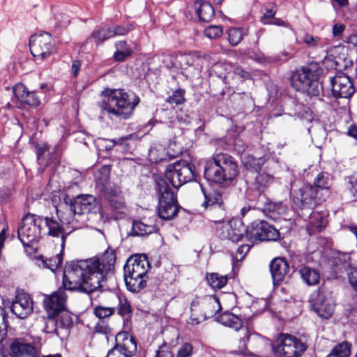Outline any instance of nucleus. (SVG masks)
I'll use <instances>...</instances> for the list:
<instances>
[{
    "mask_svg": "<svg viewBox=\"0 0 357 357\" xmlns=\"http://www.w3.org/2000/svg\"><path fill=\"white\" fill-rule=\"evenodd\" d=\"M302 41L309 48L323 47L324 41L319 37L313 36L311 34L305 33L302 38Z\"/></svg>",
    "mask_w": 357,
    "mask_h": 357,
    "instance_id": "45",
    "label": "nucleus"
},
{
    "mask_svg": "<svg viewBox=\"0 0 357 357\" xmlns=\"http://www.w3.org/2000/svg\"><path fill=\"white\" fill-rule=\"evenodd\" d=\"M351 344L344 341L335 345L326 357H349Z\"/></svg>",
    "mask_w": 357,
    "mask_h": 357,
    "instance_id": "38",
    "label": "nucleus"
},
{
    "mask_svg": "<svg viewBox=\"0 0 357 357\" xmlns=\"http://www.w3.org/2000/svg\"><path fill=\"white\" fill-rule=\"evenodd\" d=\"M39 351L33 343L24 338H15L10 344V352L7 357H38Z\"/></svg>",
    "mask_w": 357,
    "mask_h": 357,
    "instance_id": "17",
    "label": "nucleus"
},
{
    "mask_svg": "<svg viewBox=\"0 0 357 357\" xmlns=\"http://www.w3.org/2000/svg\"><path fill=\"white\" fill-rule=\"evenodd\" d=\"M329 79L333 97L349 99L354 93V83L347 75L340 72L335 76L330 77Z\"/></svg>",
    "mask_w": 357,
    "mask_h": 357,
    "instance_id": "16",
    "label": "nucleus"
},
{
    "mask_svg": "<svg viewBox=\"0 0 357 357\" xmlns=\"http://www.w3.org/2000/svg\"><path fill=\"white\" fill-rule=\"evenodd\" d=\"M193 8L200 21L209 22L214 17L215 12L213 6L204 0H196Z\"/></svg>",
    "mask_w": 357,
    "mask_h": 357,
    "instance_id": "26",
    "label": "nucleus"
},
{
    "mask_svg": "<svg viewBox=\"0 0 357 357\" xmlns=\"http://www.w3.org/2000/svg\"><path fill=\"white\" fill-rule=\"evenodd\" d=\"M223 33L222 26L212 25L209 26L204 30V35L211 39L218 38L220 37Z\"/></svg>",
    "mask_w": 357,
    "mask_h": 357,
    "instance_id": "49",
    "label": "nucleus"
},
{
    "mask_svg": "<svg viewBox=\"0 0 357 357\" xmlns=\"http://www.w3.org/2000/svg\"><path fill=\"white\" fill-rule=\"evenodd\" d=\"M243 332V337H241L239 340V347L238 350L232 351L233 354H236L243 357L253 356V354L249 351L247 348L246 342L248 340L250 335L247 328H242Z\"/></svg>",
    "mask_w": 357,
    "mask_h": 357,
    "instance_id": "43",
    "label": "nucleus"
},
{
    "mask_svg": "<svg viewBox=\"0 0 357 357\" xmlns=\"http://www.w3.org/2000/svg\"><path fill=\"white\" fill-rule=\"evenodd\" d=\"M232 230L229 231L228 240L232 242H238L242 239H246L247 227L243 222L239 220H231Z\"/></svg>",
    "mask_w": 357,
    "mask_h": 357,
    "instance_id": "31",
    "label": "nucleus"
},
{
    "mask_svg": "<svg viewBox=\"0 0 357 357\" xmlns=\"http://www.w3.org/2000/svg\"><path fill=\"white\" fill-rule=\"evenodd\" d=\"M59 318L58 322L60 326V328H68L69 326L71 324L72 320L71 317L66 313L59 316V314L56 315Z\"/></svg>",
    "mask_w": 357,
    "mask_h": 357,
    "instance_id": "55",
    "label": "nucleus"
},
{
    "mask_svg": "<svg viewBox=\"0 0 357 357\" xmlns=\"http://www.w3.org/2000/svg\"><path fill=\"white\" fill-rule=\"evenodd\" d=\"M185 91L183 89H177L172 95L169 96L166 102L169 104L181 105L185 102Z\"/></svg>",
    "mask_w": 357,
    "mask_h": 357,
    "instance_id": "47",
    "label": "nucleus"
},
{
    "mask_svg": "<svg viewBox=\"0 0 357 357\" xmlns=\"http://www.w3.org/2000/svg\"><path fill=\"white\" fill-rule=\"evenodd\" d=\"M291 84L296 91L309 97H319L321 88L319 82V74L313 66H305L296 69L291 75Z\"/></svg>",
    "mask_w": 357,
    "mask_h": 357,
    "instance_id": "7",
    "label": "nucleus"
},
{
    "mask_svg": "<svg viewBox=\"0 0 357 357\" xmlns=\"http://www.w3.org/2000/svg\"><path fill=\"white\" fill-rule=\"evenodd\" d=\"M21 103H24L29 106L36 107L40 105V100L36 95L35 92L29 91L24 97V100H23Z\"/></svg>",
    "mask_w": 357,
    "mask_h": 357,
    "instance_id": "50",
    "label": "nucleus"
},
{
    "mask_svg": "<svg viewBox=\"0 0 357 357\" xmlns=\"http://www.w3.org/2000/svg\"><path fill=\"white\" fill-rule=\"evenodd\" d=\"M96 208V199L93 195H78L70 202L68 210L63 213L61 221L71 228V231L78 229L85 225L86 215Z\"/></svg>",
    "mask_w": 357,
    "mask_h": 357,
    "instance_id": "5",
    "label": "nucleus"
},
{
    "mask_svg": "<svg viewBox=\"0 0 357 357\" xmlns=\"http://www.w3.org/2000/svg\"><path fill=\"white\" fill-rule=\"evenodd\" d=\"M36 262L39 268L50 269L52 272H54L62 265L63 252L61 251L60 253L50 258H47L43 255L38 256L36 259Z\"/></svg>",
    "mask_w": 357,
    "mask_h": 357,
    "instance_id": "27",
    "label": "nucleus"
},
{
    "mask_svg": "<svg viewBox=\"0 0 357 357\" xmlns=\"http://www.w3.org/2000/svg\"><path fill=\"white\" fill-rule=\"evenodd\" d=\"M280 232L266 221L256 220L247 227L246 240L252 244L265 241H277Z\"/></svg>",
    "mask_w": 357,
    "mask_h": 357,
    "instance_id": "13",
    "label": "nucleus"
},
{
    "mask_svg": "<svg viewBox=\"0 0 357 357\" xmlns=\"http://www.w3.org/2000/svg\"><path fill=\"white\" fill-rule=\"evenodd\" d=\"M194 351L193 346L190 343H184L178 349L176 357H192Z\"/></svg>",
    "mask_w": 357,
    "mask_h": 357,
    "instance_id": "51",
    "label": "nucleus"
},
{
    "mask_svg": "<svg viewBox=\"0 0 357 357\" xmlns=\"http://www.w3.org/2000/svg\"><path fill=\"white\" fill-rule=\"evenodd\" d=\"M202 192L204 196V202L202 205L206 208L209 206L218 205L222 204V197L221 193L215 190H206L202 185H200Z\"/></svg>",
    "mask_w": 357,
    "mask_h": 357,
    "instance_id": "32",
    "label": "nucleus"
},
{
    "mask_svg": "<svg viewBox=\"0 0 357 357\" xmlns=\"http://www.w3.org/2000/svg\"><path fill=\"white\" fill-rule=\"evenodd\" d=\"M55 317L56 315L48 314L47 317L43 319L44 327L43 331L46 333H55L57 336H59L60 326L58 320Z\"/></svg>",
    "mask_w": 357,
    "mask_h": 357,
    "instance_id": "40",
    "label": "nucleus"
},
{
    "mask_svg": "<svg viewBox=\"0 0 357 357\" xmlns=\"http://www.w3.org/2000/svg\"><path fill=\"white\" fill-rule=\"evenodd\" d=\"M8 321L5 320V324L0 323V344L5 340L7 335Z\"/></svg>",
    "mask_w": 357,
    "mask_h": 357,
    "instance_id": "63",
    "label": "nucleus"
},
{
    "mask_svg": "<svg viewBox=\"0 0 357 357\" xmlns=\"http://www.w3.org/2000/svg\"><path fill=\"white\" fill-rule=\"evenodd\" d=\"M116 344L107 357H132L137 351L133 337L127 332H119L115 336Z\"/></svg>",
    "mask_w": 357,
    "mask_h": 357,
    "instance_id": "15",
    "label": "nucleus"
},
{
    "mask_svg": "<svg viewBox=\"0 0 357 357\" xmlns=\"http://www.w3.org/2000/svg\"><path fill=\"white\" fill-rule=\"evenodd\" d=\"M80 68H81V62L79 60H75L73 61L72 66H71V71H72V75L74 77H76L78 75Z\"/></svg>",
    "mask_w": 357,
    "mask_h": 357,
    "instance_id": "62",
    "label": "nucleus"
},
{
    "mask_svg": "<svg viewBox=\"0 0 357 357\" xmlns=\"http://www.w3.org/2000/svg\"><path fill=\"white\" fill-rule=\"evenodd\" d=\"M201 300H194L191 303V314L188 321V323L190 325H197L202 321H204V318H202V308L201 307Z\"/></svg>",
    "mask_w": 357,
    "mask_h": 357,
    "instance_id": "36",
    "label": "nucleus"
},
{
    "mask_svg": "<svg viewBox=\"0 0 357 357\" xmlns=\"http://www.w3.org/2000/svg\"><path fill=\"white\" fill-rule=\"evenodd\" d=\"M115 261V252L106 250L99 257L68 262L63 277V289L59 288L44 298V307L48 314L57 315L66 310V290L91 294L100 289L106 275L113 270Z\"/></svg>",
    "mask_w": 357,
    "mask_h": 357,
    "instance_id": "1",
    "label": "nucleus"
},
{
    "mask_svg": "<svg viewBox=\"0 0 357 357\" xmlns=\"http://www.w3.org/2000/svg\"><path fill=\"white\" fill-rule=\"evenodd\" d=\"M131 29L130 26H117L114 29H112V31L115 36H123L130 31Z\"/></svg>",
    "mask_w": 357,
    "mask_h": 357,
    "instance_id": "59",
    "label": "nucleus"
},
{
    "mask_svg": "<svg viewBox=\"0 0 357 357\" xmlns=\"http://www.w3.org/2000/svg\"><path fill=\"white\" fill-rule=\"evenodd\" d=\"M345 30V25L342 23H335L333 26L332 33L334 37H340Z\"/></svg>",
    "mask_w": 357,
    "mask_h": 357,
    "instance_id": "60",
    "label": "nucleus"
},
{
    "mask_svg": "<svg viewBox=\"0 0 357 357\" xmlns=\"http://www.w3.org/2000/svg\"><path fill=\"white\" fill-rule=\"evenodd\" d=\"M169 145V149H170L171 146ZM181 153V150H178L174 151V153H171L169 152V149L166 151L165 148L162 144H153L151 146L149 151V160L153 162H158L162 160H167L168 157L169 159L176 158Z\"/></svg>",
    "mask_w": 357,
    "mask_h": 357,
    "instance_id": "23",
    "label": "nucleus"
},
{
    "mask_svg": "<svg viewBox=\"0 0 357 357\" xmlns=\"http://www.w3.org/2000/svg\"><path fill=\"white\" fill-rule=\"evenodd\" d=\"M273 181L274 177L272 175L264 172L258 174L255 181L251 184L248 191V195L252 192L253 196L257 197V202H263L264 200H266L264 192Z\"/></svg>",
    "mask_w": 357,
    "mask_h": 357,
    "instance_id": "19",
    "label": "nucleus"
},
{
    "mask_svg": "<svg viewBox=\"0 0 357 357\" xmlns=\"http://www.w3.org/2000/svg\"><path fill=\"white\" fill-rule=\"evenodd\" d=\"M56 214L59 220H56L54 218L46 217L43 219V222L45 226L48 228V235L53 237L61 238V247L62 249L64 247L66 238L69 233L66 232L63 226L65 225L68 229H70L66 224H63L61 221L63 213L56 209Z\"/></svg>",
    "mask_w": 357,
    "mask_h": 357,
    "instance_id": "20",
    "label": "nucleus"
},
{
    "mask_svg": "<svg viewBox=\"0 0 357 357\" xmlns=\"http://www.w3.org/2000/svg\"><path fill=\"white\" fill-rule=\"evenodd\" d=\"M273 349L278 357H301L307 345L296 336L282 333L278 335Z\"/></svg>",
    "mask_w": 357,
    "mask_h": 357,
    "instance_id": "10",
    "label": "nucleus"
},
{
    "mask_svg": "<svg viewBox=\"0 0 357 357\" xmlns=\"http://www.w3.org/2000/svg\"><path fill=\"white\" fill-rule=\"evenodd\" d=\"M154 357H174L170 347L164 343L155 352Z\"/></svg>",
    "mask_w": 357,
    "mask_h": 357,
    "instance_id": "53",
    "label": "nucleus"
},
{
    "mask_svg": "<svg viewBox=\"0 0 357 357\" xmlns=\"http://www.w3.org/2000/svg\"><path fill=\"white\" fill-rule=\"evenodd\" d=\"M331 184L330 175L324 172L318 174L313 185L305 183L301 180H294L291 183L290 188L294 204L301 208L307 206L310 209L318 190H328Z\"/></svg>",
    "mask_w": 357,
    "mask_h": 357,
    "instance_id": "4",
    "label": "nucleus"
},
{
    "mask_svg": "<svg viewBox=\"0 0 357 357\" xmlns=\"http://www.w3.org/2000/svg\"><path fill=\"white\" fill-rule=\"evenodd\" d=\"M155 230V226L137 221L133 222L132 234L133 236H143L154 232Z\"/></svg>",
    "mask_w": 357,
    "mask_h": 357,
    "instance_id": "39",
    "label": "nucleus"
},
{
    "mask_svg": "<svg viewBox=\"0 0 357 357\" xmlns=\"http://www.w3.org/2000/svg\"><path fill=\"white\" fill-rule=\"evenodd\" d=\"M247 243L243 244L241 246H239L237 249V253L240 255V259H242L245 255L248 252L250 248L254 245L251 243H249L246 239Z\"/></svg>",
    "mask_w": 357,
    "mask_h": 357,
    "instance_id": "61",
    "label": "nucleus"
},
{
    "mask_svg": "<svg viewBox=\"0 0 357 357\" xmlns=\"http://www.w3.org/2000/svg\"><path fill=\"white\" fill-rule=\"evenodd\" d=\"M178 62L181 68L187 69L193 67L198 73L202 69V58L195 54H181L178 58Z\"/></svg>",
    "mask_w": 357,
    "mask_h": 357,
    "instance_id": "28",
    "label": "nucleus"
},
{
    "mask_svg": "<svg viewBox=\"0 0 357 357\" xmlns=\"http://www.w3.org/2000/svg\"><path fill=\"white\" fill-rule=\"evenodd\" d=\"M112 37H114L112 28L107 26H104L102 28L94 30L91 36L87 38L86 42H89L91 40H94V42L98 45Z\"/></svg>",
    "mask_w": 357,
    "mask_h": 357,
    "instance_id": "35",
    "label": "nucleus"
},
{
    "mask_svg": "<svg viewBox=\"0 0 357 357\" xmlns=\"http://www.w3.org/2000/svg\"><path fill=\"white\" fill-rule=\"evenodd\" d=\"M12 312L20 319L30 315L33 310V302L31 296L26 293L18 294L10 306Z\"/></svg>",
    "mask_w": 357,
    "mask_h": 357,
    "instance_id": "18",
    "label": "nucleus"
},
{
    "mask_svg": "<svg viewBox=\"0 0 357 357\" xmlns=\"http://www.w3.org/2000/svg\"><path fill=\"white\" fill-rule=\"evenodd\" d=\"M228 40L233 45H237L246 35V30L243 28H230L227 31Z\"/></svg>",
    "mask_w": 357,
    "mask_h": 357,
    "instance_id": "42",
    "label": "nucleus"
},
{
    "mask_svg": "<svg viewBox=\"0 0 357 357\" xmlns=\"http://www.w3.org/2000/svg\"><path fill=\"white\" fill-rule=\"evenodd\" d=\"M201 301V307L202 308V318H204V320L213 317L221 310L219 299L215 296L206 297Z\"/></svg>",
    "mask_w": 357,
    "mask_h": 357,
    "instance_id": "25",
    "label": "nucleus"
},
{
    "mask_svg": "<svg viewBox=\"0 0 357 357\" xmlns=\"http://www.w3.org/2000/svg\"><path fill=\"white\" fill-rule=\"evenodd\" d=\"M94 314L100 319L103 320L105 318L110 317L114 312V307L97 306L93 310Z\"/></svg>",
    "mask_w": 357,
    "mask_h": 357,
    "instance_id": "48",
    "label": "nucleus"
},
{
    "mask_svg": "<svg viewBox=\"0 0 357 357\" xmlns=\"http://www.w3.org/2000/svg\"><path fill=\"white\" fill-rule=\"evenodd\" d=\"M208 284L214 289H220L225 287L228 282L227 275H220L218 273H211L206 275Z\"/></svg>",
    "mask_w": 357,
    "mask_h": 357,
    "instance_id": "37",
    "label": "nucleus"
},
{
    "mask_svg": "<svg viewBox=\"0 0 357 357\" xmlns=\"http://www.w3.org/2000/svg\"><path fill=\"white\" fill-rule=\"evenodd\" d=\"M29 47L35 58L43 60L52 54L54 50V43L49 33L42 32L31 36Z\"/></svg>",
    "mask_w": 357,
    "mask_h": 357,
    "instance_id": "14",
    "label": "nucleus"
},
{
    "mask_svg": "<svg viewBox=\"0 0 357 357\" xmlns=\"http://www.w3.org/2000/svg\"><path fill=\"white\" fill-rule=\"evenodd\" d=\"M349 281L355 291H357V268H351L349 273Z\"/></svg>",
    "mask_w": 357,
    "mask_h": 357,
    "instance_id": "58",
    "label": "nucleus"
},
{
    "mask_svg": "<svg viewBox=\"0 0 357 357\" xmlns=\"http://www.w3.org/2000/svg\"><path fill=\"white\" fill-rule=\"evenodd\" d=\"M118 312L122 317L128 315L131 312L130 304L126 298H119Z\"/></svg>",
    "mask_w": 357,
    "mask_h": 357,
    "instance_id": "52",
    "label": "nucleus"
},
{
    "mask_svg": "<svg viewBox=\"0 0 357 357\" xmlns=\"http://www.w3.org/2000/svg\"><path fill=\"white\" fill-rule=\"evenodd\" d=\"M314 203L313 202V205L311 206V208H308L307 206L305 208H301L298 206H295L298 208H300L302 211V213L300 215L303 217H308L309 224L314 228L320 229L325 226L326 224V214L323 212L318 211H310L314 206Z\"/></svg>",
    "mask_w": 357,
    "mask_h": 357,
    "instance_id": "24",
    "label": "nucleus"
},
{
    "mask_svg": "<svg viewBox=\"0 0 357 357\" xmlns=\"http://www.w3.org/2000/svg\"><path fill=\"white\" fill-rule=\"evenodd\" d=\"M110 170L109 166L104 165L99 169L96 177L97 183L102 185L105 192H107V189L112 188L107 186L109 180Z\"/></svg>",
    "mask_w": 357,
    "mask_h": 357,
    "instance_id": "41",
    "label": "nucleus"
},
{
    "mask_svg": "<svg viewBox=\"0 0 357 357\" xmlns=\"http://www.w3.org/2000/svg\"><path fill=\"white\" fill-rule=\"evenodd\" d=\"M155 188L159 199L157 208L158 216L167 220L174 218L181 208L175 192L164 178H159L156 181Z\"/></svg>",
    "mask_w": 357,
    "mask_h": 357,
    "instance_id": "8",
    "label": "nucleus"
},
{
    "mask_svg": "<svg viewBox=\"0 0 357 357\" xmlns=\"http://www.w3.org/2000/svg\"><path fill=\"white\" fill-rule=\"evenodd\" d=\"M264 204L263 210L264 212L269 213L272 218H276L278 215H284L286 213L287 207L282 202H273L267 198L263 202H257Z\"/></svg>",
    "mask_w": 357,
    "mask_h": 357,
    "instance_id": "30",
    "label": "nucleus"
},
{
    "mask_svg": "<svg viewBox=\"0 0 357 357\" xmlns=\"http://www.w3.org/2000/svg\"><path fill=\"white\" fill-rule=\"evenodd\" d=\"M351 193L352 195L353 199L357 201V179L351 183Z\"/></svg>",
    "mask_w": 357,
    "mask_h": 357,
    "instance_id": "64",
    "label": "nucleus"
},
{
    "mask_svg": "<svg viewBox=\"0 0 357 357\" xmlns=\"http://www.w3.org/2000/svg\"><path fill=\"white\" fill-rule=\"evenodd\" d=\"M245 166L248 168H250L253 170L258 171L262 165L261 159L250 158L248 160L245 162Z\"/></svg>",
    "mask_w": 357,
    "mask_h": 357,
    "instance_id": "56",
    "label": "nucleus"
},
{
    "mask_svg": "<svg viewBox=\"0 0 357 357\" xmlns=\"http://www.w3.org/2000/svg\"><path fill=\"white\" fill-rule=\"evenodd\" d=\"M95 331L98 333L107 335L110 332L108 324L104 320H99L95 326Z\"/></svg>",
    "mask_w": 357,
    "mask_h": 357,
    "instance_id": "57",
    "label": "nucleus"
},
{
    "mask_svg": "<svg viewBox=\"0 0 357 357\" xmlns=\"http://www.w3.org/2000/svg\"><path fill=\"white\" fill-rule=\"evenodd\" d=\"M100 96V109L110 117L114 116L120 119H129L140 101L138 96L133 95L130 97L126 91L120 89H105Z\"/></svg>",
    "mask_w": 357,
    "mask_h": 357,
    "instance_id": "2",
    "label": "nucleus"
},
{
    "mask_svg": "<svg viewBox=\"0 0 357 357\" xmlns=\"http://www.w3.org/2000/svg\"><path fill=\"white\" fill-rule=\"evenodd\" d=\"M27 88L22 83L16 84L12 89V92L13 93V98H12V102L13 103L20 102L24 100V97L28 92Z\"/></svg>",
    "mask_w": 357,
    "mask_h": 357,
    "instance_id": "44",
    "label": "nucleus"
},
{
    "mask_svg": "<svg viewBox=\"0 0 357 357\" xmlns=\"http://www.w3.org/2000/svg\"><path fill=\"white\" fill-rule=\"evenodd\" d=\"M238 165L229 154L215 153L205 162L204 178L209 182L222 183L232 181L238 174Z\"/></svg>",
    "mask_w": 357,
    "mask_h": 357,
    "instance_id": "3",
    "label": "nucleus"
},
{
    "mask_svg": "<svg viewBox=\"0 0 357 357\" xmlns=\"http://www.w3.org/2000/svg\"><path fill=\"white\" fill-rule=\"evenodd\" d=\"M109 205L114 213L116 214H126L128 212L123 197L119 188L107 189L105 192Z\"/></svg>",
    "mask_w": 357,
    "mask_h": 357,
    "instance_id": "22",
    "label": "nucleus"
},
{
    "mask_svg": "<svg viewBox=\"0 0 357 357\" xmlns=\"http://www.w3.org/2000/svg\"><path fill=\"white\" fill-rule=\"evenodd\" d=\"M150 268L145 255H135L127 260L124 266V280L126 287L131 292H139L146 285V273Z\"/></svg>",
    "mask_w": 357,
    "mask_h": 357,
    "instance_id": "6",
    "label": "nucleus"
},
{
    "mask_svg": "<svg viewBox=\"0 0 357 357\" xmlns=\"http://www.w3.org/2000/svg\"><path fill=\"white\" fill-rule=\"evenodd\" d=\"M116 52L114 53L113 59L116 62L124 61L129 57L132 50L125 40H119L115 43Z\"/></svg>",
    "mask_w": 357,
    "mask_h": 357,
    "instance_id": "34",
    "label": "nucleus"
},
{
    "mask_svg": "<svg viewBox=\"0 0 357 357\" xmlns=\"http://www.w3.org/2000/svg\"><path fill=\"white\" fill-rule=\"evenodd\" d=\"M218 321L224 326L238 331L242 328V320L233 313L225 312L218 317Z\"/></svg>",
    "mask_w": 357,
    "mask_h": 357,
    "instance_id": "33",
    "label": "nucleus"
},
{
    "mask_svg": "<svg viewBox=\"0 0 357 357\" xmlns=\"http://www.w3.org/2000/svg\"><path fill=\"white\" fill-rule=\"evenodd\" d=\"M270 271L274 284L284 281L290 271L287 261L281 257L273 259L270 264Z\"/></svg>",
    "mask_w": 357,
    "mask_h": 357,
    "instance_id": "21",
    "label": "nucleus"
},
{
    "mask_svg": "<svg viewBox=\"0 0 357 357\" xmlns=\"http://www.w3.org/2000/svg\"><path fill=\"white\" fill-rule=\"evenodd\" d=\"M312 309L324 319L330 318L335 309V300L332 292L326 287H320L310 297Z\"/></svg>",
    "mask_w": 357,
    "mask_h": 357,
    "instance_id": "12",
    "label": "nucleus"
},
{
    "mask_svg": "<svg viewBox=\"0 0 357 357\" xmlns=\"http://www.w3.org/2000/svg\"><path fill=\"white\" fill-rule=\"evenodd\" d=\"M275 5L273 3H271L268 6V7L266 8V12L264 13L262 18L261 22L264 24H268V20L272 19L276 13Z\"/></svg>",
    "mask_w": 357,
    "mask_h": 357,
    "instance_id": "54",
    "label": "nucleus"
},
{
    "mask_svg": "<svg viewBox=\"0 0 357 357\" xmlns=\"http://www.w3.org/2000/svg\"><path fill=\"white\" fill-rule=\"evenodd\" d=\"M43 218L34 214L25 215L18 229V238L24 247L30 246L33 242H37L40 238V227Z\"/></svg>",
    "mask_w": 357,
    "mask_h": 357,
    "instance_id": "11",
    "label": "nucleus"
},
{
    "mask_svg": "<svg viewBox=\"0 0 357 357\" xmlns=\"http://www.w3.org/2000/svg\"><path fill=\"white\" fill-rule=\"evenodd\" d=\"M166 181L172 188L178 189L183 185L191 182L195 178V167L192 163L178 161L169 165L165 172Z\"/></svg>",
    "mask_w": 357,
    "mask_h": 357,
    "instance_id": "9",
    "label": "nucleus"
},
{
    "mask_svg": "<svg viewBox=\"0 0 357 357\" xmlns=\"http://www.w3.org/2000/svg\"><path fill=\"white\" fill-rule=\"evenodd\" d=\"M231 230H232L231 220L220 222L216 225V234L222 239H228Z\"/></svg>",
    "mask_w": 357,
    "mask_h": 357,
    "instance_id": "46",
    "label": "nucleus"
},
{
    "mask_svg": "<svg viewBox=\"0 0 357 357\" xmlns=\"http://www.w3.org/2000/svg\"><path fill=\"white\" fill-rule=\"evenodd\" d=\"M299 274L303 281L308 286L316 285L320 280L318 271L307 266L301 267Z\"/></svg>",
    "mask_w": 357,
    "mask_h": 357,
    "instance_id": "29",
    "label": "nucleus"
}]
</instances>
